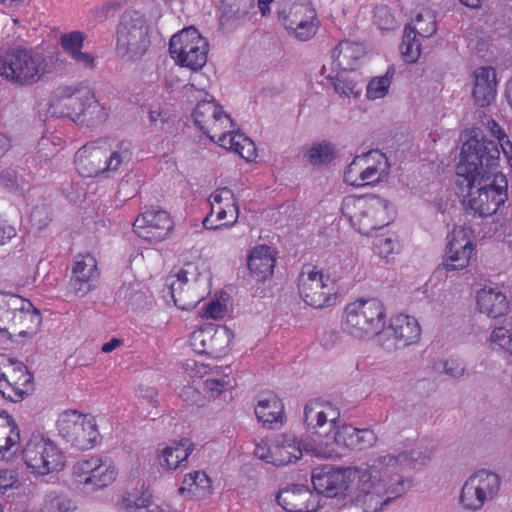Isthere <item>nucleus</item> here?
Returning <instances> with one entry per match:
<instances>
[{"label":"nucleus","instance_id":"f257e3e1","mask_svg":"<svg viewBox=\"0 0 512 512\" xmlns=\"http://www.w3.org/2000/svg\"><path fill=\"white\" fill-rule=\"evenodd\" d=\"M361 467L315 468L311 482L316 495L349 499L366 512H379L402 494L403 477L395 457L380 456Z\"/></svg>","mask_w":512,"mask_h":512},{"label":"nucleus","instance_id":"f03ea898","mask_svg":"<svg viewBox=\"0 0 512 512\" xmlns=\"http://www.w3.org/2000/svg\"><path fill=\"white\" fill-rule=\"evenodd\" d=\"M500 151L479 129L464 135L456 174L463 181L456 194L468 214L487 218L497 214L508 201V179L498 170Z\"/></svg>","mask_w":512,"mask_h":512},{"label":"nucleus","instance_id":"7ed1b4c3","mask_svg":"<svg viewBox=\"0 0 512 512\" xmlns=\"http://www.w3.org/2000/svg\"><path fill=\"white\" fill-rule=\"evenodd\" d=\"M194 126L220 147L238 154L247 162H256L254 142L244 133L234 130V122L214 99L203 100L191 112Z\"/></svg>","mask_w":512,"mask_h":512},{"label":"nucleus","instance_id":"20e7f679","mask_svg":"<svg viewBox=\"0 0 512 512\" xmlns=\"http://www.w3.org/2000/svg\"><path fill=\"white\" fill-rule=\"evenodd\" d=\"M339 210L341 219L354 232L366 237L388 226L396 217L395 205L377 194L347 195L341 200Z\"/></svg>","mask_w":512,"mask_h":512},{"label":"nucleus","instance_id":"39448f33","mask_svg":"<svg viewBox=\"0 0 512 512\" xmlns=\"http://www.w3.org/2000/svg\"><path fill=\"white\" fill-rule=\"evenodd\" d=\"M209 278L207 260L196 257L185 262L167 280L174 305L181 310L193 309L202 300Z\"/></svg>","mask_w":512,"mask_h":512},{"label":"nucleus","instance_id":"423d86ee","mask_svg":"<svg viewBox=\"0 0 512 512\" xmlns=\"http://www.w3.org/2000/svg\"><path fill=\"white\" fill-rule=\"evenodd\" d=\"M384 324L385 309L376 298H359L344 307L341 329L352 338H372L382 331Z\"/></svg>","mask_w":512,"mask_h":512},{"label":"nucleus","instance_id":"0eeeda50","mask_svg":"<svg viewBox=\"0 0 512 512\" xmlns=\"http://www.w3.org/2000/svg\"><path fill=\"white\" fill-rule=\"evenodd\" d=\"M391 165L379 150L355 156L342 170V182L353 189L374 188L385 184L390 177Z\"/></svg>","mask_w":512,"mask_h":512},{"label":"nucleus","instance_id":"6e6552de","mask_svg":"<svg viewBox=\"0 0 512 512\" xmlns=\"http://www.w3.org/2000/svg\"><path fill=\"white\" fill-rule=\"evenodd\" d=\"M298 293L302 301L312 308L334 306L339 298L338 279L329 269L307 265L299 275Z\"/></svg>","mask_w":512,"mask_h":512},{"label":"nucleus","instance_id":"1a4fd4ad","mask_svg":"<svg viewBox=\"0 0 512 512\" xmlns=\"http://www.w3.org/2000/svg\"><path fill=\"white\" fill-rule=\"evenodd\" d=\"M46 56L35 49L17 48L0 60V76L16 86H31L49 71Z\"/></svg>","mask_w":512,"mask_h":512},{"label":"nucleus","instance_id":"9d476101","mask_svg":"<svg viewBox=\"0 0 512 512\" xmlns=\"http://www.w3.org/2000/svg\"><path fill=\"white\" fill-rule=\"evenodd\" d=\"M277 15L286 34L299 42L314 38L321 25L316 9L305 0H283Z\"/></svg>","mask_w":512,"mask_h":512},{"label":"nucleus","instance_id":"9b49d317","mask_svg":"<svg viewBox=\"0 0 512 512\" xmlns=\"http://www.w3.org/2000/svg\"><path fill=\"white\" fill-rule=\"evenodd\" d=\"M209 50L208 40L194 27L183 28L169 41V53L175 64L192 71L204 68Z\"/></svg>","mask_w":512,"mask_h":512},{"label":"nucleus","instance_id":"f8f14e48","mask_svg":"<svg viewBox=\"0 0 512 512\" xmlns=\"http://www.w3.org/2000/svg\"><path fill=\"white\" fill-rule=\"evenodd\" d=\"M152 27L138 11H126L117 30V52L128 59L140 58L148 49Z\"/></svg>","mask_w":512,"mask_h":512},{"label":"nucleus","instance_id":"ddd939ff","mask_svg":"<svg viewBox=\"0 0 512 512\" xmlns=\"http://www.w3.org/2000/svg\"><path fill=\"white\" fill-rule=\"evenodd\" d=\"M477 259L474 229L467 224L455 225L447 235L443 267L447 271L468 269Z\"/></svg>","mask_w":512,"mask_h":512},{"label":"nucleus","instance_id":"4468645a","mask_svg":"<svg viewBox=\"0 0 512 512\" xmlns=\"http://www.w3.org/2000/svg\"><path fill=\"white\" fill-rule=\"evenodd\" d=\"M235 333L226 325L202 324L189 335V347L197 354L218 359L227 356L233 348Z\"/></svg>","mask_w":512,"mask_h":512},{"label":"nucleus","instance_id":"2eb2a0df","mask_svg":"<svg viewBox=\"0 0 512 512\" xmlns=\"http://www.w3.org/2000/svg\"><path fill=\"white\" fill-rule=\"evenodd\" d=\"M22 454L27 467L40 475L58 472L66 463L64 452L53 441L41 435H32Z\"/></svg>","mask_w":512,"mask_h":512},{"label":"nucleus","instance_id":"dca6fc26","mask_svg":"<svg viewBox=\"0 0 512 512\" xmlns=\"http://www.w3.org/2000/svg\"><path fill=\"white\" fill-rule=\"evenodd\" d=\"M500 487L501 478L497 473L478 470L464 482L459 502L466 510L478 511L498 494Z\"/></svg>","mask_w":512,"mask_h":512},{"label":"nucleus","instance_id":"f3484780","mask_svg":"<svg viewBox=\"0 0 512 512\" xmlns=\"http://www.w3.org/2000/svg\"><path fill=\"white\" fill-rule=\"evenodd\" d=\"M209 214L203 219V226L210 230L233 227L239 218V201L232 189L219 187L208 197Z\"/></svg>","mask_w":512,"mask_h":512},{"label":"nucleus","instance_id":"a211bd4d","mask_svg":"<svg viewBox=\"0 0 512 512\" xmlns=\"http://www.w3.org/2000/svg\"><path fill=\"white\" fill-rule=\"evenodd\" d=\"M33 388V376L22 362L0 356V394L3 398L19 402Z\"/></svg>","mask_w":512,"mask_h":512},{"label":"nucleus","instance_id":"6ab92c4d","mask_svg":"<svg viewBox=\"0 0 512 512\" xmlns=\"http://www.w3.org/2000/svg\"><path fill=\"white\" fill-rule=\"evenodd\" d=\"M57 425L62 437L73 446L81 450L94 447L96 441L95 416L68 410L60 415Z\"/></svg>","mask_w":512,"mask_h":512},{"label":"nucleus","instance_id":"aec40b11","mask_svg":"<svg viewBox=\"0 0 512 512\" xmlns=\"http://www.w3.org/2000/svg\"><path fill=\"white\" fill-rule=\"evenodd\" d=\"M175 223L169 212L148 209L139 214L133 223L134 233L149 244L156 245L170 239Z\"/></svg>","mask_w":512,"mask_h":512},{"label":"nucleus","instance_id":"412c9836","mask_svg":"<svg viewBox=\"0 0 512 512\" xmlns=\"http://www.w3.org/2000/svg\"><path fill=\"white\" fill-rule=\"evenodd\" d=\"M254 455L267 464L283 466L302 457V449L294 435L280 434L271 443L261 440L256 444Z\"/></svg>","mask_w":512,"mask_h":512},{"label":"nucleus","instance_id":"4be33fe9","mask_svg":"<svg viewBox=\"0 0 512 512\" xmlns=\"http://www.w3.org/2000/svg\"><path fill=\"white\" fill-rule=\"evenodd\" d=\"M366 54L363 44L350 40L341 41L331 50L321 67L320 74L323 77L333 78L335 71L355 70L362 65Z\"/></svg>","mask_w":512,"mask_h":512},{"label":"nucleus","instance_id":"5701e85b","mask_svg":"<svg viewBox=\"0 0 512 512\" xmlns=\"http://www.w3.org/2000/svg\"><path fill=\"white\" fill-rule=\"evenodd\" d=\"M355 428L348 424H341L338 420L329 432L313 445H307L306 450L323 458L338 457L344 449H354Z\"/></svg>","mask_w":512,"mask_h":512},{"label":"nucleus","instance_id":"b1692460","mask_svg":"<svg viewBox=\"0 0 512 512\" xmlns=\"http://www.w3.org/2000/svg\"><path fill=\"white\" fill-rule=\"evenodd\" d=\"M471 97L476 106L491 105L498 94L499 78L496 68L490 65L476 67L470 76Z\"/></svg>","mask_w":512,"mask_h":512},{"label":"nucleus","instance_id":"393cba45","mask_svg":"<svg viewBox=\"0 0 512 512\" xmlns=\"http://www.w3.org/2000/svg\"><path fill=\"white\" fill-rule=\"evenodd\" d=\"M19 302L6 336L10 339L31 338L39 331L42 323L39 310L28 299L20 296Z\"/></svg>","mask_w":512,"mask_h":512},{"label":"nucleus","instance_id":"a878e982","mask_svg":"<svg viewBox=\"0 0 512 512\" xmlns=\"http://www.w3.org/2000/svg\"><path fill=\"white\" fill-rule=\"evenodd\" d=\"M254 414L258 423L268 429H281L287 422L284 402L274 393L258 397L254 406Z\"/></svg>","mask_w":512,"mask_h":512},{"label":"nucleus","instance_id":"bb28decb","mask_svg":"<svg viewBox=\"0 0 512 512\" xmlns=\"http://www.w3.org/2000/svg\"><path fill=\"white\" fill-rule=\"evenodd\" d=\"M276 500L287 512H316L320 506L319 496L303 485L281 489Z\"/></svg>","mask_w":512,"mask_h":512},{"label":"nucleus","instance_id":"cd10ccee","mask_svg":"<svg viewBox=\"0 0 512 512\" xmlns=\"http://www.w3.org/2000/svg\"><path fill=\"white\" fill-rule=\"evenodd\" d=\"M194 451V444L188 438L172 440L158 449L157 463L163 471H175L184 466Z\"/></svg>","mask_w":512,"mask_h":512},{"label":"nucleus","instance_id":"c85d7f7f","mask_svg":"<svg viewBox=\"0 0 512 512\" xmlns=\"http://www.w3.org/2000/svg\"><path fill=\"white\" fill-rule=\"evenodd\" d=\"M277 252L270 246H254L247 255V268L250 276L258 282H264L273 276Z\"/></svg>","mask_w":512,"mask_h":512},{"label":"nucleus","instance_id":"c756f323","mask_svg":"<svg viewBox=\"0 0 512 512\" xmlns=\"http://www.w3.org/2000/svg\"><path fill=\"white\" fill-rule=\"evenodd\" d=\"M96 258L91 254L75 257L70 285L74 293L83 297L90 292L96 282Z\"/></svg>","mask_w":512,"mask_h":512},{"label":"nucleus","instance_id":"7c9ffc66","mask_svg":"<svg viewBox=\"0 0 512 512\" xmlns=\"http://www.w3.org/2000/svg\"><path fill=\"white\" fill-rule=\"evenodd\" d=\"M339 419V408L329 401L313 399L304 407V422L309 429L321 428L325 424L332 428Z\"/></svg>","mask_w":512,"mask_h":512},{"label":"nucleus","instance_id":"2f4dec72","mask_svg":"<svg viewBox=\"0 0 512 512\" xmlns=\"http://www.w3.org/2000/svg\"><path fill=\"white\" fill-rule=\"evenodd\" d=\"M178 492L186 499L202 501L213 494V482L205 471L193 470L183 476Z\"/></svg>","mask_w":512,"mask_h":512},{"label":"nucleus","instance_id":"473e14b6","mask_svg":"<svg viewBox=\"0 0 512 512\" xmlns=\"http://www.w3.org/2000/svg\"><path fill=\"white\" fill-rule=\"evenodd\" d=\"M421 331V326L415 317L402 313L391 319L387 329L399 346L417 343L420 340Z\"/></svg>","mask_w":512,"mask_h":512},{"label":"nucleus","instance_id":"72a5a7b5","mask_svg":"<svg viewBox=\"0 0 512 512\" xmlns=\"http://www.w3.org/2000/svg\"><path fill=\"white\" fill-rule=\"evenodd\" d=\"M121 512H176L169 504L155 503L149 493L129 492L119 503Z\"/></svg>","mask_w":512,"mask_h":512},{"label":"nucleus","instance_id":"f704fd0d","mask_svg":"<svg viewBox=\"0 0 512 512\" xmlns=\"http://www.w3.org/2000/svg\"><path fill=\"white\" fill-rule=\"evenodd\" d=\"M477 308L493 318L508 313L509 302L505 294L493 288H483L476 295Z\"/></svg>","mask_w":512,"mask_h":512},{"label":"nucleus","instance_id":"c9c22d12","mask_svg":"<svg viewBox=\"0 0 512 512\" xmlns=\"http://www.w3.org/2000/svg\"><path fill=\"white\" fill-rule=\"evenodd\" d=\"M354 70H338L334 72V77H324L333 87L336 94L348 99H356L361 94L362 78L359 74L353 73Z\"/></svg>","mask_w":512,"mask_h":512},{"label":"nucleus","instance_id":"e433bc0d","mask_svg":"<svg viewBox=\"0 0 512 512\" xmlns=\"http://www.w3.org/2000/svg\"><path fill=\"white\" fill-rule=\"evenodd\" d=\"M404 28H410L412 34L421 39L431 38L437 32L436 15L431 9L420 8Z\"/></svg>","mask_w":512,"mask_h":512},{"label":"nucleus","instance_id":"4c0bfd02","mask_svg":"<svg viewBox=\"0 0 512 512\" xmlns=\"http://www.w3.org/2000/svg\"><path fill=\"white\" fill-rule=\"evenodd\" d=\"M96 460L94 458L78 461L73 467V476L77 487L85 493L96 490Z\"/></svg>","mask_w":512,"mask_h":512},{"label":"nucleus","instance_id":"58836bf2","mask_svg":"<svg viewBox=\"0 0 512 512\" xmlns=\"http://www.w3.org/2000/svg\"><path fill=\"white\" fill-rule=\"evenodd\" d=\"M202 318L206 320H222L232 314V301L225 292L216 293L202 306Z\"/></svg>","mask_w":512,"mask_h":512},{"label":"nucleus","instance_id":"ea45409f","mask_svg":"<svg viewBox=\"0 0 512 512\" xmlns=\"http://www.w3.org/2000/svg\"><path fill=\"white\" fill-rule=\"evenodd\" d=\"M394 76L395 70L389 68L383 75L372 77L366 86V97L372 101L386 97L389 94Z\"/></svg>","mask_w":512,"mask_h":512},{"label":"nucleus","instance_id":"a19ab883","mask_svg":"<svg viewBox=\"0 0 512 512\" xmlns=\"http://www.w3.org/2000/svg\"><path fill=\"white\" fill-rule=\"evenodd\" d=\"M402 60L408 64L416 63L422 53L420 38L412 34L410 28L403 29L402 40L399 46Z\"/></svg>","mask_w":512,"mask_h":512},{"label":"nucleus","instance_id":"79ce46f5","mask_svg":"<svg viewBox=\"0 0 512 512\" xmlns=\"http://www.w3.org/2000/svg\"><path fill=\"white\" fill-rule=\"evenodd\" d=\"M372 250L379 258L390 262L394 259V255L399 253L400 245L395 234L387 233L373 240Z\"/></svg>","mask_w":512,"mask_h":512},{"label":"nucleus","instance_id":"37998d69","mask_svg":"<svg viewBox=\"0 0 512 512\" xmlns=\"http://www.w3.org/2000/svg\"><path fill=\"white\" fill-rule=\"evenodd\" d=\"M19 295L0 292V333L7 336L14 311L19 307Z\"/></svg>","mask_w":512,"mask_h":512},{"label":"nucleus","instance_id":"c03bdc74","mask_svg":"<svg viewBox=\"0 0 512 512\" xmlns=\"http://www.w3.org/2000/svg\"><path fill=\"white\" fill-rule=\"evenodd\" d=\"M95 150L94 143H89L81 147L75 155L76 169L83 177H93L96 173Z\"/></svg>","mask_w":512,"mask_h":512},{"label":"nucleus","instance_id":"a18cd8bd","mask_svg":"<svg viewBox=\"0 0 512 512\" xmlns=\"http://www.w3.org/2000/svg\"><path fill=\"white\" fill-rule=\"evenodd\" d=\"M19 441L20 433L13 419L0 415V454L17 445Z\"/></svg>","mask_w":512,"mask_h":512},{"label":"nucleus","instance_id":"49530a36","mask_svg":"<svg viewBox=\"0 0 512 512\" xmlns=\"http://www.w3.org/2000/svg\"><path fill=\"white\" fill-rule=\"evenodd\" d=\"M305 156L313 165L325 164L332 161L334 148L327 141L316 142L306 149Z\"/></svg>","mask_w":512,"mask_h":512},{"label":"nucleus","instance_id":"de8ad7c7","mask_svg":"<svg viewBox=\"0 0 512 512\" xmlns=\"http://www.w3.org/2000/svg\"><path fill=\"white\" fill-rule=\"evenodd\" d=\"M488 346L491 350L512 355V333L504 327H496L490 334Z\"/></svg>","mask_w":512,"mask_h":512},{"label":"nucleus","instance_id":"09e8293b","mask_svg":"<svg viewBox=\"0 0 512 512\" xmlns=\"http://www.w3.org/2000/svg\"><path fill=\"white\" fill-rule=\"evenodd\" d=\"M236 380L230 373L222 374L220 377L214 376L204 382L205 391L213 397L222 395L235 387Z\"/></svg>","mask_w":512,"mask_h":512},{"label":"nucleus","instance_id":"8fccbe9b","mask_svg":"<svg viewBox=\"0 0 512 512\" xmlns=\"http://www.w3.org/2000/svg\"><path fill=\"white\" fill-rule=\"evenodd\" d=\"M84 36L81 32L73 31L68 34H64L61 37V45L64 51L71 57H74L78 52L81 51L83 46Z\"/></svg>","mask_w":512,"mask_h":512},{"label":"nucleus","instance_id":"3c124183","mask_svg":"<svg viewBox=\"0 0 512 512\" xmlns=\"http://www.w3.org/2000/svg\"><path fill=\"white\" fill-rule=\"evenodd\" d=\"M117 471L112 461L100 460L98 464V487H106L116 479Z\"/></svg>","mask_w":512,"mask_h":512},{"label":"nucleus","instance_id":"603ef678","mask_svg":"<svg viewBox=\"0 0 512 512\" xmlns=\"http://www.w3.org/2000/svg\"><path fill=\"white\" fill-rule=\"evenodd\" d=\"M75 506L67 496H54L45 503L46 512H72Z\"/></svg>","mask_w":512,"mask_h":512},{"label":"nucleus","instance_id":"864d4df0","mask_svg":"<svg viewBox=\"0 0 512 512\" xmlns=\"http://www.w3.org/2000/svg\"><path fill=\"white\" fill-rule=\"evenodd\" d=\"M375 22L382 31H391L397 27L394 15L385 7L377 8Z\"/></svg>","mask_w":512,"mask_h":512},{"label":"nucleus","instance_id":"5fc2aeb1","mask_svg":"<svg viewBox=\"0 0 512 512\" xmlns=\"http://www.w3.org/2000/svg\"><path fill=\"white\" fill-rule=\"evenodd\" d=\"M355 448L366 449L373 446L377 440L376 434L370 429H356L354 434Z\"/></svg>","mask_w":512,"mask_h":512},{"label":"nucleus","instance_id":"6e6d98bb","mask_svg":"<svg viewBox=\"0 0 512 512\" xmlns=\"http://www.w3.org/2000/svg\"><path fill=\"white\" fill-rule=\"evenodd\" d=\"M184 370L188 377L201 379L209 374L210 368L207 365L188 360L184 364Z\"/></svg>","mask_w":512,"mask_h":512},{"label":"nucleus","instance_id":"4d7b16f0","mask_svg":"<svg viewBox=\"0 0 512 512\" xmlns=\"http://www.w3.org/2000/svg\"><path fill=\"white\" fill-rule=\"evenodd\" d=\"M123 161L122 154L119 151H113L104 162V167L98 171V175L109 176L110 173L115 172Z\"/></svg>","mask_w":512,"mask_h":512},{"label":"nucleus","instance_id":"13d9d810","mask_svg":"<svg viewBox=\"0 0 512 512\" xmlns=\"http://www.w3.org/2000/svg\"><path fill=\"white\" fill-rule=\"evenodd\" d=\"M18 483V474L11 469H0V492L13 488Z\"/></svg>","mask_w":512,"mask_h":512},{"label":"nucleus","instance_id":"bf43d9fd","mask_svg":"<svg viewBox=\"0 0 512 512\" xmlns=\"http://www.w3.org/2000/svg\"><path fill=\"white\" fill-rule=\"evenodd\" d=\"M17 235V229L7 219L0 217V246L5 245Z\"/></svg>","mask_w":512,"mask_h":512},{"label":"nucleus","instance_id":"052dcab7","mask_svg":"<svg viewBox=\"0 0 512 512\" xmlns=\"http://www.w3.org/2000/svg\"><path fill=\"white\" fill-rule=\"evenodd\" d=\"M31 220L39 226H45L51 220L50 209L46 205L36 206L31 212Z\"/></svg>","mask_w":512,"mask_h":512},{"label":"nucleus","instance_id":"680f3d73","mask_svg":"<svg viewBox=\"0 0 512 512\" xmlns=\"http://www.w3.org/2000/svg\"><path fill=\"white\" fill-rule=\"evenodd\" d=\"M444 371L452 377H460L465 372L464 363L458 359H448L444 363Z\"/></svg>","mask_w":512,"mask_h":512},{"label":"nucleus","instance_id":"e2e57ef3","mask_svg":"<svg viewBox=\"0 0 512 512\" xmlns=\"http://www.w3.org/2000/svg\"><path fill=\"white\" fill-rule=\"evenodd\" d=\"M179 397L189 404H194L198 402L200 398V392L194 386L185 385L179 390Z\"/></svg>","mask_w":512,"mask_h":512},{"label":"nucleus","instance_id":"0e129e2a","mask_svg":"<svg viewBox=\"0 0 512 512\" xmlns=\"http://www.w3.org/2000/svg\"><path fill=\"white\" fill-rule=\"evenodd\" d=\"M148 117L153 125H157L158 122L164 123L168 121L167 113L159 106L151 107Z\"/></svg>","mask_w":512,"mask_h":512},{"label":"nucleus","instance_id":"69168bd1","mask_svg":"<svg viewBox=\"0 0 512 512\" xmlns=\"http://www.w3.org/2000/svg\"><path fill=\"white\" fill-rule=\"evenodd\" d=\"M487 126L490 133L498 140L499 144L510 139L501 126L494 120L488 121Z\"/></svg>","mask_w":512,"mask_h":512},{"label":"nucleus","instance_id":"338daca9","mask_svg":"<svg viewBox=\"0 0 512 512\" xmlns=\"http://www.w3.org/2000/svg\"><path fill=\"white\" fill-rule=\"evenodd\" d=\"M503 159L512 171V142L510 139L499 144Z\"/></svg>","mask_w":512,"mask_h":512},{"label":"nucleus","instance_id":"774afa93","mask_svg":"<svg viewBox=\"0 0 512 512\" xmlns=\"http://www.w3.org/2000/svg\"><path fill=\"white\" fill-rule=\"evenodd\" d=\"M77 63L83 65L84 67H92L94 63V58L86 53L78 52L74 57H71Z\"/></svg>","mask_w":512,"mask_h":512}]
</instances>
